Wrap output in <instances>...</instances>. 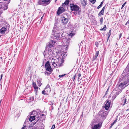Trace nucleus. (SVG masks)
Returning a JSON list of instances; mask_svg holds the SVG:
<instances>
[{"label": "nucleus", "mask_w": 129, "mask_h": 129, "mask_svg": "<svg viewBox=\"0 0 129 129\" xmlns=\"http://www.w3.org/2000/svg\"><path fill=\"white\" fill-rule=\"evenodd\" d=\"M105 7H106L105 6L101 10L102 11H103V12H104V10L105 9Z\"/></svg>", "instance_id": "nucleus-34"}, {"label": "nucleus", "mask_w": 129, "mask_h": 129, "mask_svg": "<svg viewBox=\"0 0 129 129\" xmlns=\"http://www.w3.org/2000/svg\"><path fill=\"white\" fill-rule=\"evenodd\" d=\"M100 42L99 41V42H95V45L97 46V47L99 45V43Z\"/></svg>", "instance_id": "nucleus-35"}, {"label": "nucleus", "mask_w": 129, "mask_h": 129, "mask_svg": "<svg viewBox=\"0 0 129 129\" xmlns=\"http://www.w3.org/2000/svg\"><path fill=\"white\" fill-rule=\"evenodd\" d=\"M75 34L74 33H69V36H71V37L73 36L74 35H75Z\"/></svg>", "instance_id": "nucleus-28"}, {"label": "nucleus", "mask_w": 129, "mask_h": 129, "mask_svg": "<svg viewBox=\"0 0 129 129\" xmlns=\"http://www.w3.org/2000/svg\"><path fill=\"white\" fill-rule=\"evenodd\" d=\"M108 89H107V91H106V94L107 93V92H108Z\"/></svg>", "instance_id": "nucleus-53"}, {"label": "nucleus", "mask_w": 129, "mask_h": 129, "mask_svg": "<svg viewBox=\"0 0 129 129\" xmlns=\"http://www.w3.org/2000/svg\"><path fill=\"white\" fill-rule=\"evenodd\" d=\"M37 84L38 86L40 87L42 84V83H41V81L40 80H37Z\"/></svg>", "instance_id": "nucleus-23"}, {"label": "nucleus", "mask_w": 129, "mask_h": 129, "mask_svg": "<svg viewBox=\"0 0 129 129\" xmlns=\"http://www.w3.org/2000/svg\"><path fill=\"white\" fill-rule=\"evenodd\" d=\"M51 91V88L49 85H47L46 87L45 90L42 91V93L46 95H48Z\"/></svg>", "instance_id": "nucleus-7"}, {"label": "nucleus", "mask_w": 129, "mask_h": 129, "mask_svg": "<svg viewBox=\"0 0 129 129\" xmlns=\"http://www.w3.org/2000/svg\"><path fill=\"white\" fill-rule=\"evenodd\" d=\"M57 0H55V2H56V1H57Z\"/></svg>", "instance_id": "nucleus-55"}, {"label": "nucleus", "mask_w": 129, "mask_h": 129, "mask_svg": "<svg viewBox=\"0 0 129 129\" xmlns=\"http://www.w3.org/2000/svg\"><path fill=\"white\" fill-rule=\"evenodd\" d=\"M100 123L95 125L93 127H92V129H99V127H100Z\"/></svg>", "instance_id": "nucleus-18"}, {"label": "nucleus", "mask_w": 129, "mask_h": 129, "mask_svg": "<svg viewBox=\"0 0 129 129\" xmlns=\"http://www.w3.org/2000/svg\"><path fill=\"white\" fill-rule=\"evenodd\" d=\"M116 89H117V90L114 89L112 92L113 93H114V95L112 97V98L113 100L115 99L117 96L121 92V91H120L119 89H118L117 88Z\"/></svg>", "instance_id": "nucleus-8"}, {"label": "nucleus", "mask_w": 129, "mask_h": 129, "mask_svg": "<svg viewBox=\"0 0 129 129\" xmlns=\"http://www.w3.org/2000/svg\"><path fill=\"white\" fill-rule=\"evenodd\" d=\"M61 22L63 23V24H65L67 23L68 22V19L64 17H61Z\"/></svg>", "instance_id": "nucleus-15"}, {"label": "nucleus", "mask_w": 129, "mask_h": 129, "mask_svg": "<svg viewBox=\"0 0 129 129\" xmlns=\"http://www.w3.org/2000/svg\"><path fill=\"white\" fill-rule=\"evenodd\" d=\"M52 35H53L54 37L58 39L57 38H59L60 37V31L58 30V27H54L52 31Z\"/></svg>", "instance_id": "nucleus-4"}, {"label": "nucleus", "mask_w": 129, "mask_h": 129, "mask_svg": "<svg viewBox=\"0 0 129 129\" xmlns=\"http://www.w3.org/2000/svg\"><path fill=\"white\" fill-rule=\"evenodd\" d=\"M7 30V29L6 28L2 27L0 30V33L1 34H4Z\"/></svg>", "instance_id": "nucleus-16"}, {"label": "nucleus", "mask_w": 129, "mask_h": 129, "mask_svg": "<svg viewBox=\"0 0 129 129\" xmlns=\"http://www.w3.org/2000/svg\"><path fill=\"white\" fill-rule=\"evenodd\" d=\"M126 4V2H125L123 4H124V5H125Z\"/></svg>", "instance_id": "nucleus-50"}, {"label": "nucleus", "mask_w": 129, "mask_h": 129, "mask_svg": "<svg viewBox=\"0 0 129 129\" xmlns=\"http://www.w3.org/2000/svg\"><path fill=\"white\" fill-rule=\"evenodd\" d=\"M2 77H3V74H1V78L0 79V81L1 80V79L2 78Z\"/></svg>", "instance_id": "nucleus-44"}, {"label": "nucleus", "mask_w": 129, "mask_h": 129, "mask_svg": "<svg viewBox=\"0 0 129 129\" xmlns=\"http://www.w3.org/2000/svg\"><path fill=\"white\" fill-rule=\"evenodd\" d=\"M111 29L109 30V32H108V33L107 34V36L108 37L107 40H108L109 38L110 35H111Z\"/></svg>", "instance_id": "nucleus-22"}, {"label": "nucleus", "mask_w": 129, "mask_h": 129, "mask_svg": "<svg viewBox=\"0 0 129 129\" xmlns=\"http://www.w3.org/2000/svg\"><path fill=\"white\" fill-rule=\"evenodd\" d=\"M73 13H74V14L75 15H76V14H77V13L76 12H74Z\"/></svg>", "instance_id": "nucleus-49"}, {"label": "nucleus", "mask_w": 129, "mask_h": 129, "mask_svg": "<svg viewBox=\"0 0 129 129\" xmlns=\"http://www.w3.org/2000/svg\"><path fill=\"white\" fill-rule=\"evenodd\" d=\"M81 76V74L80 73H79L78 74V76L79 77H80Z\"/></svg>", "instance_id": "nucleus-47"}, {"label": "nucleus", "mask_w": 129, "mask_h": 129, "mask_svg": "<svg viewBox=\"0 0 129 129\" xmlns=\"http://www.w3.org/2000/svg\"><path fill=\"white\" fill-rule=\"evenodd\" d=\"M66 75V74H63V75H59V78H61V77H63L65 75Z\"/></svg>", "instance_id": "nucleus-29"}, {"label": "nucleus", "mask_w": 129, "mask_h": 129, "mask_svg": "<svg viewBox=\"0 0 129 129\" xmlns=\"http://www.w3.org/2000/svg\"><path fill=\"white\" fill-rule=\"evenodd\" d=\"M6 8L5 9V10H6V9H7V6H6Z\"/></svg>", "instance_id": "nucleus-51"}, {"label": "nucleus", "mask_w": 129, "mask_h": 129, "mask_svg": "<svg viewBox=\"0 0 129 129\" xmlns=\"http://www.w3.org/2000/svg\"><path fill=\"white\" fill-rule=\"evenodd\" d=\"M114 123H112L111 124V126H110V128H111L112 127V126L113 125H114Z\"/></svg>", "instance_id": "nucleus-41"}, {"label": "nucleus", "mask_w": 129, "mask_h": 129, "mask_svg": "<svg viewBox=\"0 0 129 129\" xmlns=\"http://www.w3.org/2000/svg\"><path fill=\"white\" fill-rule=\"evenodd\" d=\"M29 99L31 101H33L34 100V98L33 97H32V96L30 97Z\"/></svg>", "instance_id": "nucleus-32"}, {"label": "nucleus", "mask_w": 129, "mask_h": 129, "mask_svg": "<svg viewBox=\"0 0 129 129\" xmlns=\"http://www.w3.org/2000/svg\"><path fill=\"white\" fill-rule=\"evenodd\" d=\"M103 28L106 29V25H104Z\"/></svg>", "instance_id": "nucleus-45"}, {"label": "nucleus", "mask_w": 129, "mask_h": 129, "mask_svg": "<svg viewBox=\"0 0 129 129\" xmlns=\"http://www.w3.org/2000/svg\"><path fill=\"white\" fill-rule=\"evenodd\" d=\"M7 0H4V1H7Z\"/></svg>", "instance_id": "nucleus-54"}, {"label": "nucleus", "mask_w": 129, "mask_h": 129, "mask_svg": "<svg viewBox=\"0 0 129 129\" xmlns=\"http://www.w3.org/2000/svg\"><path fill=\"white\" fill-rule=\"evenodd\" d=\"M99 54V51H97L96 52L95 56L93 57V60H94L96 58Z\"/></svg>", "instance_id": "nucleus-20"}, {"label": "nucleus", "mask_w": 129, "mask_h": 129, "mask_svg": "<svg viewBox=\"0 0 129 129\" xmlns=\"http://www.w3.org/2000/svg\"><path fill=\"white\" fill-rule=\"evenodd\" d=\"M107 101V102L106 104L105 105L104 108L105 110H107L110 107V104L111 103V102L110 101Z\"/></svg>", "instance_id": "nucleus-11"}, {"label": "nucleus", "mask_w": 129, "mask_h": 129, "mask_svg": "<svg viewBox=\"0 0 129 129\" xmlns=\"http://www.w3.org/2000/svg\"><path fill=\"white\" fill-rule=\"evenodd\" d=\"M35 119L36 118H35V117L34 116V115L33 116H30L29 120L31 122L32 121L35 120Z\"/></svg>", "instance_id": "nucleus-21"}, {"label": "nucleus", "mask_w": 129, "mask_h": 129, "mask_svg": "<svg viewBox=\"0 0 129 129\" xmlns=\"http://www.w3.org/2000/svg\"><path fill=\"white\" fill-rule=\"evenodd\" d=\"M51 62L54 68H57L62 66V64L63 62V60L62 59L60 60L57 58L54 59L52 58L51 59Z\"/></svg>", "instance_id": "nucleus-1"}, {"label": "nucleus", "mask_w": 129, "mask_h": 129, "mask_svg": "<svg viewBox=\"0 0 129 129\" xmlns=\"http://www.w3.org/2000/svg\"><path fill=\"white\" fill-rule=\"evenodd\" d=\"M104 12H103V11L101 10L100 12L98 14V15L99 16H101V15H104Z\"/></svg>", "instance_id": "nucleus-25"}, {"label": "nucleus", "mask_w": 129, "mask_h": 129, "mask_svg": "<svg viewBox=\"0 0 129 129\" xmlns=\"http://www.w3.org/2000/svg\"><path fill=\"white\" fill-rule=\"evenodd\" d=\"M90 2L92 4H94L96 2V0H89Z\"/></svg>", "instance_id": "nucleus-26"}, {"label": "nucleus", "mask_w": 129, "mask_h": 129, "mask_svg": "<svg viewBox=\"0 0 129 129\" xmlns=\"http://www.w3.org/2000/svg\"><path fill=\"white\" fill-rule=\"evenodd\" d=\"M63 7H60L58 8L57 12V13L58 15H59L60 14L64 12V9Z\"/></svg>", "instance_id": "nucleus-9"}, {"label": "nucleus", "mask_w": 129, "mask_h": 129, "mask_svg": "<svg viewBox=\"0 0 129 129\" xmlns=\"http://www.w3.org/2000/svg\"><path fill=\"white\" fill-rule=\"evenodd\" d=\"M103 17H101L100 20V25H101L103 22Z\"/></svg>", "instance_id": "nucleus-27"}, {"label": "nucleus", "mask_w": 129, "mask_h": 129, "mask_svg": "<svg viewBox=\"0 0 129 129\" xmlns=\"http://www.w3.org/2000/svg\"><path fill=\"white\" fill-rule=\"evenodd\" d=\"M70 9L71 11L79 12L80 8L77 5L74 4H70Z\"/></svg>", "instance_id": "nucleus-5"}, {"label": "nucleus", "mask_w": 129, "mask_h": 129, "mask_svg": "<svg viewBox=\"0 0 129 129\" xmlns=\"http://www.w3.org/2000/svg\"><path fill=\"white\" fill-rule=\"evenodd\" d=\"M69 3V0H66L62 4V7H64L65 6L68 5Z\"/></svg>", "instance_id": "nucleus-17"}, {"label": "nucleus", "mask_w": 129, "mask_h": 129, "mask_svg": "<svg viewBox=\"0 0 129 129\" xmlns=\"http://www.w3.org/2000/svg\"><path fill=\"white\" fill-rule=\"evenodd\" d=\"M55 43L56 42L55 41H51L47 45V46L49 48H50L51 47L54 46V45Z\"/></svg>", "instance_id": "nucleus-12"}, {"label": "nucleus", "mask_w": 129, "mask_h": 129, "mask_svg": "<svg viewBox=\"0 0 129 129\" xmlns=\"http://www.w3.org/2000/svg\"><path fill=\"white\" fill-rule=\"evenodd\" d=\"M105 113L102 111H100L99 113V115L101 116L103 118L105 116L104 115Z\"/></svg>", "instance_id": "nucleus-19"}, {"label": "nucleus", "mask_w": 129, "mask_h": 129, "mask_svg": "<svg viewBox=\"0 0 129 129\" xmlns=\"http://www.w3.org/2000/svg\"><path fill=\"white\" fill-rule=\"evenodd\" d=\"M125 6V5H124V4H123L122 5V7L121 8V9H122L123 7H124Z\"/></svg>", "instance_id": "nucleus-43"}, {"label": "nucleus", "mask_w": 129, "mask_h": 129, "mask_svg": "<svg viewBox=\"0 0 129 129\" xmlns=\"http://www.w3.org/2000/svg\"><path fill=\"white\" fill-rule=\"evenodd\" d=\"M129 79L127 78L126 81L124 80L123 82L120 83V84L118 85L117 88L119 89L120 91H122V90L128 84H129Z\"/></svg>", "instance_id": "nucleus-2"}, {"label": "nucleus", "mask_w": 129, "mask_h": 129, "mask_svg": "<svg viewBox=\"0 0 129 129\" xmlns=\"http://www.w3.org/2000/svg\"><path fill=\"white\" fill-rule=\"evenodd\" d=\"M81 4L83 5L84 6H85L86 5V3L85 0H82L81 1Z\"/></svg>", "instance_id": "nucleus-24"}, {"label": "nucleus", "mask_w": 129, "mask_h": 129, "mask_svg": "<svg viewBox=\"0 0 129 129\" xmlns=\"http://www.w3.org/2000/svg\"><path fill=\"white\" fill-rule=\"evenodd\" d=\"M55 127V125L54 124H53V125L52 126L51 129H54Z\"/></svg>", "instance_id": "nucleus-38"}, {"label": "nucleus", "mask_w": 129, "mask_h": 129, "mask_svg": "<svg viewBox=\"0 0 129 129\" xmlns=\"http://www.w3.org/2000/svg\"><path fill=\"white\" fill-rule=\"evenodd\" d=\"M43 16H42V17L41 18V20H42V19H43Z\"/></svg>", "instance_id": "nucleus-52"}, {"label": "nucleus", "mask_w": 129, "mask_h": 129, "mask_svg": "<svg viewBox=\"0 0 129 129\" xmlns=\"http://www.w3.org/2000/svg\"><path fill=\"white\" fill-rule=\"evenodd\" d=\"M117 119H116L114 121V122H113V123L114 124L117 121Z\"/></svg>", "instance_id": "nucleus-39"}, {"label": "nucleus", "mask_w": 129, "mask_h": 129, "mask_svg": "<svg viewBox=\"0 0 129 129\" xmlns=\"http://www.w3.org/2000/svg\"><path fill=\"white\" fill-rule=\"evenodd\" d=\"M102 6L101 5H99L97 7V9H100V8H101Z\"/></svg>", "instance_id": "nucleus-33"}, {"label": "nucleus", "mask_w": 129, "mask_h": 129, "mask_svg": "<svg viewBox=\"0 0 129 129\" xmlns=\"http://www.w3.org/2000/svg\"><path fill=\"white\" fill-rule=\"evenodd\" d=\"M100 31H102L104 30V31H105L106 30V29L104 28H101L100 29Z\"/></svg>", "instance_id": "nucleus-31"}, {"label": "nucleus", "mask_w": 129, "mask_h": 129, "mask_svg": "<svg viewBox=\"0 0 129 129\" xmlns=\"http://www.w3.org/2000/svg\"><path fill=\"white\" fill-rule=\"evenodd\" d=\"M26 128V126L25 125L23 126L21 128V129H25Z\"/></svg>", "instance_id": "nucleus-40"}, {"label": "nucleus", "mask_w": 129, "mask_h": 129, "mask_svg": "<svg viewBox=\"0 0 129 129\" xmlns=\"http://www.w3.org/2000/svg\"><path fill=\"white\" fill-rule=\"evenodd\" d=\"M126 98H127L125 96L121 98L122 102L121 105L123 106H124L126 102Z\"/></svg>", "instance_id": "nucleus-14"}, {"label": "nucleus", "mask_w": 129, "mask_h": 129, "mask_svg": "<svg viewBox=\"0 0 129 129\" xmlns=\"http://www.w3.org/2000/svg\"><path fill=\"white\" fill-rule=\"evenodd\" d=\"M35 90V91L37 93V92L38 91L39 87L37 86L36 83L33 82L32 84Z\"/></svg>", "instance_id": "nucleus-13"}, {"label": "nucleus", "mask_w": 129, "mask_h": 129, "mask_svg": "<svg viewBox=\"0 0 129 129\" xmlns=\"http://www.w3.org/2000/svg\"><path fill=\"white\" fill-rule=\"evenodd\" d=\"M44 114H42L41 115H40V116H44Z\"/></svg>", "instance_id": "nucleus-48"}, {"label": "nucleus", "mask_w": 129, "mask_h": 129, "mask_svg": "<svg viewBox=\"0 0 129 129\" xmlns=\"http://www.w3.org/2000/svg\"><path fill=\"white\" fill-rule=\"evenodd\" d=\"M37 126L36 125H35L34 126H33L31 129H37Z\"/></svg>", "instance_id": "nucleus-30"}, {"label": "nucleus", "mask_w": 129, "mask_h": 129, "mask_svg": "<svg viewBox=\"0 0 129 129\" xmlns=\"http://www.w3.org/2000/svg\"><path fill=\"white\" fill-rule=\"evenodd\" d=\"M31 114H33L34 116L36 118L38 119V120L39 119V115H40V113L35 111H33Z\"/></svg>", "instance_id": "nucleus-10"}, {"label": "nucleus", "mask_w": 129, "mask_h": 129, "mask_svg": "<svg viewBox=\"0 0 129 129\" xmlns=\"http://www.w3.org/2000/svg\"><path fill=\"white\" fill-rule=\"evenodd\" d=\"M50 3V0H39L38 4L40 5L46 6Z\"/></svg>", "instance_id": "nucleus-6"}, {"label": "nucleus", "mask_w": 129, "mask_h": 129, "mask_svg": "<svg viewBox=\"0 0 129 129\" xmlns=\"http://www.w3.org/2000/svg\"><path fill=\"white\" fill-rule=\"evenodd\" d=\"M76 75L75 74V75L72 77V78L73 79V81H74L76 77Z\"/></svg>", "instance_id": "nucleus-37"}, {"label": "nucleus", "mask_w": 129, "mask_h": 129, "mask_svg": "<svg viewBox=\"0 0 129 129\" xmlns=\"http://www.w3.org/2000/svg\"><path fill=\"white\" fill-rule=\"evenodd\" d=\"M128 24H129V22H128Z\"/></svg>", "instance_id": "nucleus-56"}, {"label": "nucleus", "mask_w": 129, "mask_h": 129, "mask_svg": "<svg viewBox=\"0 0 129 129\" xmlns=\"http://www.w3.org/2000/svg\"><path fill=\"white\" fill-rule=\"evenodd\" d=\"M33 127V125H32V124H31L29 125V127H28V128H31V127Z\"/></svg>", "instance_id": "nucleus-36"}, {"label": "nucleus", "mask_w": 129, "mask_h": 129, "mask_svg": "<svg viewBox=\"0 0 129 129\" xmlns=\"http://www.w3.org/2000/svg\"><path fill=\"white\" fill-rule=\"evenodd\" d=\"M49 63V61H47L45 65V67L46 71L49 72V73L48 72H46L45 73V74L48 76H49L50 74H51L53 71Z\"/></svg>", "instance_id": "nucleus-3"}, {"label": "nucleus", "mask_w": 129, "mask_h": 129, "mask_svg": "<svg viewBox=\"0 0 129 129\" xmlns=\"http://www.w3.org/2000/svg\"><path fill=\"white\" fill-rule=\"evenodd\" d=\"M103 3H104V1H102L100 5H101L102 6Z\"/></svg>", "instance_id": "nucleus-46"}, {"label": "nucleus", "mask_w": 129, "mask_h": 129, "mask_svg": "<svg viewBox=\"0 0 129 129\" xmlns=\"http://www.w3.org/2000/svg\"><path fill=\"white\" fill-rule=\"evenodd\" d=\"M122 35V33H120V35H119V39H120V38L121 37Z\"/></svg>", "instance_id": "nucleus-42"}]
</instances>
